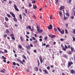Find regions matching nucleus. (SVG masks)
<instances>
[{"label":"nucleus","mask_w":75,"mask_h":75,"mask_svg":"<svg viewBox=\"0 0 75 75\" xmlns=\"http://www.w3.org/2000/svg\"><path fill=\"white\" fill-rule=\"evenodd\" d=\"M65 33H66V34H68V30H65Z\"/></svg>","instance_id":"48"},{"label":"nucleus","mask_w":75,"mask_h":75,"mask_svg":"<svg viewBox=\"0 0 75 75\" xmlns=\"http://www.w3.org/2000/svg\"><path fill=\"white\" fill-rule=\"evenodd\" d=\"M35 3V0H33L32 1L33 3Z\"/></svg>","instance_id":"61"},{"label":"nucleus","mask_w":75,"mask_h":75,"mask_svg":"<svg viewBox=\"0 0 75 75\" xmlns=\"http://www.w3.org/2000/svg\"><path fill=\"white\" fill-rule=\"evenodd\" d=\"M14 25H15V27H18V25H17L16 24H15Z\"/></svg>","instance_id":"64"},{"label":"nucleus","mask_w":75,"mask_h":75,"mask_svg":"<svg viewBox=\"0 0 75 75\" xmlns=\"http://www.w3.org/2000/svg\"><path fill=\"white\" fill-rule=\"evenodd\" d=\"M28 28L30 30L31 29V26H30V25L28 26Z\"/></svg>","instance_id":"46"},{"label":"nucleus","mask_w":75,"mask_h":75,"mask_svg":"<svg viewBox=\"0 0 75 75\" xmlns=\"http://www.w3.org/2000/svg\"><path fill=\"white\" fill-rule=\"evenodd\" d=\"M47 69H48V70H49V69H50V66H48L47 67Z\"/></svg>","instance_id":"43"},{"label":"nucleus","mask_w":75,"mask_h":75,"mask_svg":"<svg viewBox=\"0 0 75 75\" xmlns=\"http://www.w3.org/2000/svg\"><path fill=\"white\" fill-rule=\"evenodd\" d=\"M65 7L64 6H61L59 8L60 10H64V8H65Z\"/></svg>","instance_id":"9"},{"label":"nucleus","mask_w":75,"mask_h":75,"mask_svg":"<svg viewBox=\"0 0 75 75\" xmlns=\"http://www.w3.org/2000/svg\"><path fill=\"white\" fill-rule=\"evenodd\" d=\"M32 38L33 40H35V41H33L34 43H37L38 42L37 39H36V38H35V37H33Z\"/></svg>","instance_id":"2"},{"label":"nucleus","mask_w":75,"mask_h":75,"mask_svg":"<svg viewBox=\"0 0 75 75\" xmlns=\"http://www.w3.org/2000/svg\"><path fill=\"white\" fill-rule=\"evenodd\" d=\"M26 52L29 55H30V52H29V51H28V50H27Z\"/></svg>","instance_id":"44"},{"label":"nucleus","mask_w":75,"mask_h":75,"mask_svg":"<svg viewBox=\"0 0 75 75\" xmlns=\"http://www.w3.org/2000/svg\"><path fill=\"white\" fill-rule=\"evenodd\" d=\"M31 47H33V45L31 43L30 45Z\"/></svg>","instance_id":"57"},{"label":"nucleus","mask_w":75,"mask_h":75,"mask_svg":"<svg viewBox=\"0 0 75 75\" xmlns=\"http://www.w3.org/2000/svg\"><path fill=\"white\" fill-rule=\"evenodd\" d=\"M6 15L9 18L11 17V16L10 15L7 13L6 14Z\"/></svg>","instance_id":"24"},{"label":"nucleus","mask_w":75,"mask_h":75,"mask_svg":"<svg viewBox=\"0 0 75 75\" xmlns=\"http://www.w3.org/2000/svg\"><path fill=\"white\" fill-rule=\"evenodd\" d=\"M5 20L6 21H8L9 20L8 18L7 17H5Z\"/></svg>","instance_id":"22"},{"label":"nucleus","mask_w":75,"mask_h":75,"mask_svg":"<svg viewBox=\"0 0 75 75\" xmlns=\"http://www.w3.org/2000/svg\"><path fill=\"white\" fill-rule=\"evenodd\" d=\"M73 41H75V38H74V37H73Z\"/></svg>","instance_id":"52"},{"label":"nucleus","mask_w":75,"mask_h":75,"mask_svg":"<svg viewBox=\"0 0 75 75\" xmlns=\"http://www.w3.org/2000/svg\"><path fill=\"white\" fill-rule=\"evenodd\" d=\"M47 28L49 30H52V25H50L49 26L47 27Z\"/></svg>","instance_id":"6"},{"label":"nucleus","mask_w":75,"mask_h":75,"mask_svg":"<svg viewBox=\"0 0 75 75\" xmlns=\"http://www.w3.org/2000/svg\"><path fill=\"white\" fill-rule=\"evenodd\" d=\"M71 51L68 52V54L69 55H71V52H72L74 51V48L72 47H71Z\"/></svg>","instance_id":"3"},{"label":"nucleus","mask_w":75,"mask_h":75,"mask_svg":"<svg viewBox=\"0 0 75 75\" xmlns=\"http://www.w3.org/2000/svg\"><path fill=\"white\" fill-rule=\"evenodd\" d=\"M10 36L12 40H16V39L14 37V34H11L10 35Z\"/></svg>","instance_id":"1"},{"label":"nucleus","mask_w":75,"mask_h":75,"mask_svg":"<svg viewBox=\"0 0 75 75\" xmlns=\"http://www.w3.org/2000/svg\"><path fill=\"white\" fill-rule=\"evenodd\" d=\"M20 17L21 18V20H22V16H21V14H20L19 15Z\"/></svg>","instance_id":"36"},{"label":"nucleus","mask_w":75,"mask_h":75,"mask_svg":"<svg viewBox=\"0 0 75 75\" xmlns=\"http://www.w3.org/2000/svg\"><path fill=\"white\" fill-rule=\"evenodd\" d=\"M13 3V2L12 1H9V4H12Z\"/></svg>","instance_id":"41"},{"label":"nucleus","mask_w":75,"mask_h":75,"mask_svg":"<svg viewBox=\"0 0 75 75\" xmlns=\"http://www.w3.org/2000/svg\"><path fill=\"white\" fill-rule=\"evenodd\" d=\"M43 72H45L46 74H48V71L46 69H44L43 70Z\"/></svg>","instance_id":"14"},{"label":"nucleus","mask_w":75,"mask_h":75,"mask_svg":"<svg viewBox=\"0 0 75 75\" xmlns=\"http://www.w3.org/2000/svg\"><path fill=\"white\" fill-rule=\"evenodd\" d=\"M6 33H10V31L8 29L6 30Z\"/></svg>","instance_id":"25"},{"label":"nucleus","mask_w":75,"mask_h":75,"mask_svg":"<svg viewBox=\"0 0 75 75\" xmlns=\"http://www.w3.org/2000/svg\"><path fill=\"white\" fill-rule=\"evenodd\" d=\"M60 40L61 41H64V39L61 38L60 39Z\"/></svg>","instance_id":"63"},{"label":"nucleus","mask_w":75,"mask_h":75,"mask_svg":"<svg viewBox=\"0 0 75 75\" xmlns=\"http://www.w3.org/2000/svg\"><path fill=\"white\" fill-rule=\"evenodd\" d=\"M26 48L27 49V50H29L31 49V47H30V45H28V46H27Z\"/></svg>","instance_id":"11"},{"label":"nucleus","mask_w":75,"mask_h":75,"mask_svg":"<svg viewBox=\"0 0 75 75\" xmlns=\"http://www.w3.org/2000/svg\"><path fill=\"white\" fill-rule=\"evenodd\" d=\"M16 59L17 61H19V62H20L21 64H22V65H24V63L23 62V61H21V60L20 59Z\"/></svg>","instance_id":"7"},{"label":"nucleus","mask_w":75,"mask_h":75,"mask_svg":"<svg viewBox=\"0 0 75 75\" xmlns=\"http://www.w3.org/2000/svg\"><path fill=\"white\" fill-rule=\"evenodd\" d=\"M56 37V36L55 35H52L51 36V38H54V37Z\"/></svg>","instance_id":"21"},{"label":"nucleus","mask_w":75,"mask_h":75,"mask_svg":"<svg viewBox=\"0 0 75 75\" xmlns=\"http://www.w3.org/2000/svg\"><path fill=\"white\" fill-rule=\"evenodd\" d=\"M63 57L64 58H68V57H67V55H66V54H64Z\"/></svg>","instance_id":"27"},{"label":"nucleus","mask_w":75,"mask_h":75,"mask_svg":"<svg viewBox=\"0 0 75 75\" xmlns=\"http://www.w3.org/2000/svg\"><path fill=\"white\" fill-rule=\"evenodd\" d=\"M75 70L73 69H71L70 71V73L71 74H75Z\"/></svg>","instance_id":"12"},{"label":"nucleus","mask_w":75,"mask_h":75,"mask_svg":"<svg viewBox=\"0 0 75 75\" xmlns=\"http://www.w3.org/2000/svg\"><path fill=\"white\" fill-rule=\"evenodd\" d=\"M2 57L3 59H7V58H6V57H5L4 56H2Z\"/></svg>","instance_id":"40"},{"label":"nucleus","mask_w":75,"mask_h":75,"mask_svg":"<svg viewBox=\"0 0 75 75\" xmlns=\"http://www.w3.org/2000/svg\"><path fill=\"white\" fill-rule=\"evenodd\" d=\"M13 65H16V62H13Z\"/></svg>","instance_id":"49"},{"label":"nucleus","mask_w":75,"mask_h":75,"mask_svg":"<svg viewBox=\"0 0 75 75\" xmlns=\"http://www.w3.org/2000/svg\"><path fill=\"white\" fill-rule=\"evenodd\" d=\"M5 71H6V70H5V69H3V70H1V72H2L3 73H4V72H5Z\"/></svg>","instance_id":"19"},{"label":"nucleus","mask_w":75,"mask_h":75,"mask_svg":"<svg viewBox=\"0 0 75 75\" xmlns=\"http://www.w3.org/2000/svg\"><path fill=\"white\" fill-rule=\"evenodd\" d=\"M18 47L20 49H21L22 48V46H21V45H19Z\"/></svg>","instance_id":"34"},{"label":"nucleus","mask_w":75,"mask_h":75,"mask_svg":"<svg viewBox=\"0 0 75 75\" xmlns=\"http://www.w3.org/2000/svg\"><path fill=\"white\" fill-rule=\"evenodd\" d=\"M63 50H64V51H66V48H65V47H63Z\"/></svg>","instance_id":"45"},{"label":"nucleus","mask_w":75,"mask_h":75,"mask_svg":"<svg viewBox=\"0 0 75 75\" xmlns=\"http://www.w3.org/2000/svg\"><path fill=\"white\" fill-rule=\"evenodd\" d=\"M34 69L37 72H38V68L36 66L34 67Z\"/></svg>","instance_id":"13"},{"label":"nucleus","mask_w":75,"mask_h":75,"mask_svg":"<svg viewBox=\"0 0 75 75\" xmlns=\"http://www.w3.org/2000/svg\"><path fill=\"white\" fill-rule=\"evenodd\" d=\"M70 18H71V19H74V17L73 16H71Z\"/></svg>","instance_id":"42"},{"label":"nucleus","mask_w":75,"mask_h":75,"mask_svg":"<svg viewBox=\"0 0 75 75\" xmlns=\"http://www.w3.org/2000/svg\"><path fill=\"white\" fill-rule=\"evenodd\" d=\"M39 59L40 61L41 64H42L43 61H42V57L41 56H40L39 57Z\"/></svg>","instance_id":"8"},{"label":"nucleus","mask_w":75,"mask_h":75,"mask_svg":"<svg viewBox=\"0 0 75 75\" xmlns=\"http://www.w3.org/2000/svg\"><path fill=\"white\" fill-rule=\"evenodd\" d=\"M59 14L60 15V16L62 17V13H61V11H59Z\"/></svg>","instance_id":"23"},{"label":"nucleus","mask_w":75,"mask_h":75,"mask_svg":"<svg viewBox=\"0 0 75 75\" xmlns=\"http://www.w3.org/2000/svg\"><path fill=\"white\" fill-rule=\"evenodd\" d=\"M13 20H14V21H15V22H17V20L16 18H13Z\"/></svg>","instance_id":"31"},{"label":"nucleus","mask_w":75,"mask_h":75,"mask_svg":"<svg viewBox=\"0 0 75 75\" xmlns=\"http://www.w3.org/2000/svg\"><path fill=\"white\" fill-rule=\"evenodd\" d=\"M71 64H73V63L72 62H69L68 67L69 68V67H71Z\"/></svg>","instance_id":"5"},{"label":"nucleus","mask_w":75,"mask_h":75,"mask_svg":"<svg viewBox=\"0 0 75 75\" xmlns=\"http://www.w3.org/2000/svg\"><path fill=\"white\" fill-rule=\"evenodd\" d=\"M33 8H34V9H36V8H37V6H36V5H34L33 6Z\"/></svg>","instance_id":"35"},{"label":"nucleus","mask_w":75,"mask_h":75,"mask_svg":"<svg viewBox=\"0 0 75 75\" xmlns=\"http://www.w3.org/2000/svg\"><path fill=\"white\" fill-rule=\"evenodd\" d=\"M4 26L6 28H8V25L7 24V22H4Z\"/></svg>","instance_id":"15"},{"label":"nucleus","mask_w":75,"mask_h":75,"mask_svg":"<svg viewBox=\"0 0 75 75\" xmlns=\"http://www.w3.org/2000/svg\"><path fill=\"white\" fill-rule=\"evenodd\" d=\"M39 41H42V39H41V38H40L39 39Z\"/></svg>","instance_id":"62"},{"label":"nucleus","mask_w":75,"mask_h":75,"mask_svg":"<svg viewBox=\"0 0 75 75\" xmlns=\"http://www.w3.org/2000/svg\"><path fill=\"white\" fill-rule=\"evenodd\" d=\"M49 47V45L47 44L46 45V47L47 48V47Z\"/></svg>","instance_id":"60"},{"label":"nucleus","mask_w":75,"mask_h":75,"mask_svg":"<svg viewBox=\"0 0 75 75\" xmlns=\"http://www.w3.org/2000/svg\"><path fill=\"white\" fill-rule=\"evenodd\" d=\"M65 14L67 16H69V14L68 13H65Z\"/></svg>","instance_id":"29"},{"label":"nucleus","mask_w":75,"mask_h":75,"mask_svg":"<svg viewBox=\"0 0 75 75\" xmlns=\"http://www.w3.org/2000/svg\"><path fill=\"white\" fill-rule=\"evenodd\" d=\"M7 36V35L6 34H5L4 35V38H6V37Z\"/></svg>","instance_id":"32"},{"label":"nucleus","mask_w":75,"mask_h":75,"mask_svg":"<svg viewBox=\"0 0 75 75\" xmlns=\"http://www.w3.org/2000/svg\"><path fill=\"white\" fill-rule=\"evenodd\" d=\"M60 33L62 34H64V30H62V31L60 30Z\"/></svg>","instance_id":"18"},{"label":"nucleus","mask_w":75,"mask_h":75,"mask_svg":"<svg viewBox=\"0 0 75 75\" xmlns=\"http://www.w3.org/2000/svg\"><path fill=\"white\" fill-rule=\"evenodd\" d=\"M67 1L68 3H69V4H71V2L72 1V0H67Z\"/></svg>","instance_id":"17"},{"label":"nucleus","mask_w":75,"mask_h":75,"mask_svg":"<svg viewBox=\"0 0 75 75\" xmlns=\"http://www.w3.org/2000/svg\"><path fill=\"white\" fill-rule=\"evenodd\" d=\"M64 20H68V18L67 17H65V15L64 16Z\"/></svg>","instance_id":"28"},{"label":"nucleus","mask_w":75,"mask_h":75,"mask_svg":"<svg viewBox=\"0 0 75 75\" xmlns=\"http://www.w3.org/2000/svg\"><path fill=\"white\" fill-rule=\"evenodd\" d=\"M65 25L66 27H68V23H66L65 24Z\"/></svg>","instance_id":"55"},{"label":"nucleus","mask_w":75,"mask_h":75,"mask_svg":"<svg viewBox=\"0 0 75 75\" xmlns=\"http://www.w3.org/2000/svg\"><path fill=\"white\" fill-rule=\"evenodd\" d=\"M9 13L11 14L12 17H13L14 18H16V16L13 13L11 12H9Z\"/></svg>","instance_id":"4"},{"label":"nucleus","mask_w":75,"mask_h":75,"mask_svg":"<svg viewBox=\"0 0 75 75\" xmlns=\"http://www.w3.org/2000/svg\"><path fill=\"white\" fill-rule=\"evenodd\" d=\"M37 62H38V66L39 67L40 66V61H39V60L38 59H37Z\"/></svg>","instance_id":"16"},{"label":"nucleus","mask_w":75,"mask_h":75,"mask_svg":"<svg viewBox=\"0 0 75 75\" xmlns=\"http://www.w3.org/2000/svg\"><path fill=\"white\" fill-rule=\"evenodd\" d=\"M65 47L66 48V49H68V47L67 46V45H65Z\"/></svg>","instance_id":"54"},{"label":"nucleus","mask_w":75,"mask_h":75,"mask_svg":"<svg viewBox=\"0 0 75 75\" xmlns=\"http://www.w3.org/2000/svg\"><path fill=\"white\" fill-rule=\"evenodd\" d=\"M4 52H5V53H7V52H8L7 50H4Z\"/></svg>","instance_id":"50"},{"label":"nucleus","mask_w":75,"mask_h":75,"mask_svg":"<svg viewBox=\"0 0 75 75\" xmlns=\"http://www.w3.org/2000/svg\"><path fill=\"white\" fill-rule=\"evenodd\" d=\"M33 52H35V53H37V50H33Z\"/></svg>","instance_id":"56"},{"label":"nucleus","mask_w":75,"mask_h":75,"mask_svg":"<svg viewBox=\"0 0 75 75\" xmlns=\"http://www.w3.org/2000/svg\"><path fill=\"white\" fill-rule=\"evenodd\" d=\"M25 36H26V37H27V38H29V36H28V35H26Z\"/></svg>","instance_id":"58"},{"label":"nucleus","mask_w":75,"mask_h":75,"mask_svg":"<svg viewBox=\"0 0 75 75\" xmlns=\"http://www.w3.org/2000/svg\"><path fill=\"white\" fill-rule=\"evenodd\" d=\"M22 57H23V58H24L25 59V60H27V58H26V57L25 55H23Z\"/></svg>","instance_id":"26"},{"label":"nucleus","mask_w":75,"mask_h":75,"mask_svg":"<svg viewBox=\"0 0 75 75\" xmlns=\"http://www.w3.org/2000/svg\"><path fill=\"white\" fill-rule=\"evenodd\" d=\"M16 65H17V66H18V67H20V64L18 63H16Z\"/></svg>","instance_id":"59"},{"label":"nucleus","mask_w":75,"mask_h":75,"mask_svg":"<svg viewBox=\"0 0 75 75\" xmlns=\"http://www.w3.org/2000/svg\"><path fill=\"white\" fill-rule=\"evenodd\" d=\"M57 29L59 30V32L61 31V29H60V28H59L57 27Z\"/></svg>","instance_id":"37"},{"label":"nucleus","mask_w":75,"mask_h":75,"mask_svg":"<svg viewBox=\"0 0 75 75\" xmlns=\"http://www.w3.org/2000/svg\"><path fill=\"white\" fill-rule=\"evenodd\" d=\"M44 38L45 40H47V39H48V37L47 36H46Z\"/></svg>","instance_id":"38"},{"label":"nucleus","mask_w":75,"mask_h":75,"mask_svg":"<svg viewBox=\"0 0 75 75\" xmlns=\"http://www.w3.org/2000/svg\"><path fill=\"white\" fill-rule=\"evenodd\" d=\"M56 1V3H57L59 1V0H56L55 1Z\"/></svg>","instance_id":"53"},{"label":"nucleus","mask_w":75,"mask_h":75,"mask_svg":"<svg viewBox=\"0 0 75 75\" xmlns=\"http://www.w3.org/2000/svg\"><path fill=\"white\" fill-rule=\"evenodd\" d=\"M44 46H45V45H46V44L45 43H42V47H43V46H44Z\"/></svg>","instance_id":"47"},{"label":"nucleus","mask_w":75,"mask_h":75,"mask_svg":"<svg viewBox=\"0 0 75 75\" xmlns=\"http://www.w3.org/2000/svg\"><path fill=\"white\" fill-rule=\"evenodd\" d=\"M20 39H21V41H23V39L22 36H20Z\"/></svg>","instance_id":"33"},{"label":"nucleus","mask_w":75,"mask_h":75,"mask_svg":"<svg viewBox=\"0 0 75 75\" xmlns=\"http://www.w3.org/2000/svg\"><path fill=\"white\" fill-rule=\"evenodd\" d=\"M53 16L52 15H50V20H51V19H52V17Z\"/></svg>","instance_id":"39"},{"label":"nucleus","mask_w":75,"mask_h":75,"mask_svg":"<svg viewBox=\"0 0 75 75\" xmlns=\"http://www.w3.org/2000/svg\"><path fill=\"white\" fill-rule=\"evenodd\" d=\"M72 31H73V34H75V29H72Z\"/></svg>","instance_id":"30"},{"label":"nucleus","mask_w":75,"mask_h":75,"mask_svg":"<svg viewBox=\"0 0 75 75\" xmlns=\"http://www.w3.org/2000/svg\"><path fill=\"white\" fill-rule=\"evenodd\" d=\"M14 7L16 10H17L18 11H19V10H18V8L17 7V6L16 5H14Z\"/></svg>","instance_id":"10"},{"label":"nucleus","mask_w":75,"mask_h":75,"mask_svg":"<svg viewBox=\"0 0 75 75\" xmlns=\"http://www.w3.org/2000/svg\"><path fill=\"white\" fill-rule=\"evenodd\" d=\"M38 32L39 33H42V31H43L41 29H40L38 30Z\"/></svg>","instance_id":"20"},{"label":"nucleus","mask_w":75,"mask_h":75,"mask_svg":"<svg viewBox=\"0 0 75 75\" xmlns=\"http://www.w3.org/2000/svg\"><path fill=\"white\" fill-rule=\"evenodd\" d=\"M54 31H55V32H57V29H56V28H54Z\"/></svg>","instance_id":"51"}]
</instances>
